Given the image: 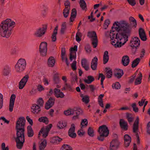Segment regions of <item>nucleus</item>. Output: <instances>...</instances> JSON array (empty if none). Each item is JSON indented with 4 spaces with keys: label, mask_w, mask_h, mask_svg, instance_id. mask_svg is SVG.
<instances>
[{
    "label": "nucleus",
    "mask_w": 150,
    "mask_h": 150,
    "mask_svg": "<svg viewBox=\"0 0 150 150\" xmlns=\"http://www.w3.org/2000/svg\"><path fill=\"white\" fill-rule=\"evenodd\" d=\"M131 30L130 25L125 21H122L120 23L117 24L115 22L111 28L110 31V38L112 40L115 38L121 40L123 38L125 39V42L122 43L124 45L128 40Z\"/></svg>",
    "instance_id": "f257e3e1"
},
{
    "label": "nucleus",
    "mask_w": 150,
    "mask_h": 150,
    "mask_svg": "<svg viewBox=\"0 0 150 150\" xmlns=\"http://www.w3.org/2000/svg\"><path fill=\"white\" fill-rule=\"evenodd\" d=\"M15 23L12 21L11 19L7 18L2 21L0 26V33L1 36L6 38H8L11 34V30Z\"/></svg>",
    "instance_id": "f03ea898"
},
{
    "label": "nucleus",
    "mask_w": 150,
    "mask_h": 150,
    "mask_svg": "<svg viewBox=\"0 0 150 150\" xmlns=\"http://www.w3.org/2000/svg\"><path fill=\"white\" fill-rule=\"evenodd\" d=\"M25 131H16V137L15 141L16 147L19 149H21L25 142Z\"/></svg>",
    "instance_id": "7ed1b4c3"
},
{
    "label": "nucleus",
    "mask_w": 150,
    "mask_h": 150,
    "mask_svg": "<svg viewBox=\"0 0 150 150\" xmlns=\"http://www.w3.org/2000/svg\"><path fill=\"white\" fill-rule=\"evenodd\" d=\"M98 132L99 135L98 136L97 139L101 142L103 141L105 138L108 136L109 132L108 127L105 125H103L100 126Z\"/></svg>",
    "instance_id": "20e7f679"
},
{
    "label": "nucleus",
    "mask_w": 150,
    "mask_h": 150,
    "mask_svg": "<svg viewBox=\"0 0 150 150\" xmlns=\"http://www.w3.org/2000/svg\"><path fill=\"white\" fill-rule=\"evenodd\" d=\"M26 64V62L25 59H20L15 66L16 71L21 72L23 71L25 68Z\"/></svg>",
    "instance_id": "39448f33"
},
{
    "label": "nucleus",
    "mask_w": 150,
    "mask_h": 150,
    "mask_svg": "<svg viewBox=\"0 0 150 150\" xmlns=\"http://www.w3.org/2000/svg\"><path fill=\"white\" fill-rule=\"evenodd\" d=\"M25 120L24 118L21 117L19 118L16 122V131L25 130Z\"/></svg>",
    "instance_id": "423d86ee"
},
{
    "label": "nucleus",
    "mask_w": 150,
    "mask_h": 150,
    "mask_svg": "<svg viewBox=\"0 0 150 150\" xmlns=\"http://www.w3.org/2000/svg\"><path fill=\"white\" fill-rule=\"evenodd\" d=\"M139 119L138 117H137L133 124V132L135 134V135L137 138V142L138 144H139L140 141L139 137L138 134L139 124Z\"/></svg>",
    "instance_id": "0eeeda50"
},
{
    "label": "nucleus",
    "mask_w": 150,
    "mask_h": 150,
    "mask_svg": "<svg viewBox=\"0 0 150 150\" xmlns=\"http://www.w3.org/2000/svg\"><path fill=\"white\" fill-rule=\"evenodd\" d=\"M87 36L89 38H92V44L93 48H95L97 47L98 45V40L97 37L96 32L93 31L92 32H88Z\"/></svg>",
    "instance_id": "6e6552de"
},
{
    "label": "nucleus",
    "mask_w": 150,
    "mask_h": 150,
    "mask_svg": "<svg viewBox=\"0 0 150 150\" xmlns=\"http://www.w3.org/2000/svg\"><path fill=\"white\" fill-rule=\"evenodd\" d=\"M130 46L132 47V50L135 48L134 52L137 51V49L140 45V40L138 37H135L134 38H132L130 40Z\"/></svg>",
    "instance_id": "1a4fd4ad"
},
{
    "label": "nucleus",
    "mask_w": 150,
    "mask_h": 150,
    "mask_svg": "<svg viewBox=\"0 0 150 150\" xmlns=\"http://www.w3.org/2000/svg\"><path fill=\"white\" fill-rule=\"evenodd\" d=\"M47 42H41L39 46V52L40 55L45 56L47 55Z\"/></svg>",
    "instance_id": "9d476101"
},
{
    "label": "nucleus",
    "mask_w": 150,
    "mask_h": 150,
    "mask_svg": "<svg viewBox=\"0 0 150 150\" xmlns=\"http://www.w3.org/2000/svg\"><path fill=\"white\" fill-rule=\"evenodd\" d=\"M120 143L117 139H113L110 143V150H117L120 147Z\"/></svg>",
    "instance_id": "9b49d317"
},
{
    "label": "nucleus",
    "mask_w": 150,
    "mask_h": 150,
    "mask_svg": "<svg viewBox=\"0 0 150 150\" xmlns=\"http://www.w3.org/2000/svg\"><path fill=\"white\" fill-rule=\"evenodd\" d=\"M47 25H43L42 28H39L35 33L34 35L37 37L40 38L44 35L47 30Z\"/></svg>",
    "instance_id": "f8f14e48"
},
{
    "label": "nucleus",
    "mask_w": 150,
    "mask_h": 150,
    "mask_svg": "<svg viewBox=\"0 0 150 150\" xmlns=\"http://www.w3.org/2000/svg\"><path fill=\"white\" fill-rule=\"evenodd\" d=\"M29 76L27 74L24 76L20 81L19 83L18 88L19 89H22L27 82Z\"/></svg>",
    "instance_id": "ddd939ff"
},
{
    "label": "nucleus",
    "mask_w": 150,
    "mask_h": 150,
    "mask_svg": "<svg viewBox=\"0 0 150 150\" xmlns=\"http://www.w3.org/2000/svg\"><path fill=\"white\" fill-rule=\"evenodd\" d=\"M75 125L74 124H72L68 131V135L69 136L73 138H75L76 136V134L75 133Z\"/></svg>",
    "instance_id": "4468645a"
},
{
    "label": "nucleus",
    "mask_w": 150,
    "mask_h": 150,
    "mask_svg": "<svg viewBox=\"0 0 150 150\" xmlns=\"http://www.w3.org/2000/svg\"><path fill=\"white\" fill-rule=\"evenodd\" d=\"M54 98L50 97L45 103V108L47 110H48L51 108L54 104Z\"/></svg>",
    "instance_id": "2eb2a0df"
},
{
    "label": "nucleus",
    "mask_w": 150,
    "mask_h": 150,
    "mask_svg": "<svg viewBox=\"0 0 150 150\" xmlns=\"http://www.w3.org/2000/svg\"><path fill=\"white\" fill-rule=\"evenodd\" d=\"M73 111L74 114H76V115H74L72 117L73 120H75L78 118V116L82 114L83 111L80 108H74L73 109Z\"/></svg>",
    "instance_id": "dca6fc26"
},
{
    "label": "nucleus",
    "mask_w": 150,
    "mask_h": 150,
    "mask_svg": "<svg viewBox=\"0 0 150 150\" xmlns=\"http://www.w3.org/2000/svg\"><path fill=\"white\" fill-rule=\"evenodd\" d=\"M139 34L141 39L143 41H145L147 39V37L144 30L142 28H140L139 30Z\"/></svg>",
    "instance_id": "f3484780"
},
{
    "label": "nucleus",
    "mask_w": 150,
    "mask_h": 150,
    "mask_svg": "<svg viewBox=\"0 0 150 150\" xmlns=\"http://www.w3.org/2000/svg\"><path fill=\"white\" fill-rule=\"evenodd\" d=\"M16 98V96L15 94H12L11 95L10 100L9 106V110L10 112H12L13 110Z\"/></svg>",
    "instance_id": "a211bd4d"
},
{
    "label": "nucleus",
    "mask_w": 150,
    "mask_h": 150,
    "mask_svg": "<svg viewBox=\"0 0 150 150\" xmlns=\"http://www.w3.org/2000/svg\"><path fill=\"white\" fill-rule=\"evenodd\" d=\"M31 109V112L34 114H38L41 111L40 106L36 104L32 105Z\"/></svg>",
    "instance_id": "6ab92c4d"
},
{
    "label": "nucleus",
    "mask_w": 150,
    "mask_h": 150,
    "mask_svg": "<svg viewBox=\"0 0 150 150\" xmlns=\"http://www.w3.org/2000/svg\"><path fill=\"white\" fill-rule=\"evenodd\" d=\"M98 59L96 56L92 59L91 62V68L93 70H96L97 68Z\"/></svg>",
    "instance_id": "aec40b11"
},
{
    "label": "nucleus",
    "mask_w": 150,
    "mask_h": 150,
    "mask_svg": "<svg viewBox=\"0 0 150 150\" xmlns=\"http://www.w3.org/2000/svg\"><path fill=\"white\" fill-rule=\"evenodd\" d=\"M119 124L121 128L122 129L125 130H127L128 129V124L123 119H121L120 120Z\"/></svg>",
    "instance_id": "412c9836"
},
{
    "label": "nucleus",
    "mask_w": 150,
    "mask_h": 150,
    "mask_svg": "<svg viewBox=\"0 0 150 150\" xmlns=\"http://www.w3.org/2000/svg\"><path fill=\"white\" fill-rule=\"evenodd\" d=\"M81 65L82 67L86 71H88L89 69V64L87 60L86 59L83 58L81 60Z\"/></svg>",
    "instance_id": "4be33fe9"
},
{
    "label": "nucleus",
    "mask_w": 150,
    "mask_h": 150,
    "mask_svg": "<svg viewBox=\"0 0 150 150\" xmlns=\"http://www.w3.org/2000/svg\"><path fill=\"white\" fill-rule=\"evenodd\" d=\"M130 60L129 57L127 55L123 56L122 58V63L124 66L128 65L129 62Z\"/></svg>",
    "instance_id": "5701e85b"
},
{
    "label": "nucleus",
    "mask_w": 150,
    "mask_h": 150,
    "mask_svg": "<svg viewBox=\"0 0 150 150\" xmlns=\"http://www.w3.org/2000/svg\"><path fill=\"white\" fill-rule=\"evenodd\" d=\"M77 15V11L75 8H73L71 10V17L70 18V22H73L76 18Z\"/></svg>",
    "instance_id": "b1692460"
},
{
    "label": "nucleus",
    "mask_w": 150,
    "mask_h": 150,
    "mask_svg": "<svg viewBox=\"0 0 150 150\" xmlns=\"http://www.w3.org/2000/svg\"><path fill=\"white\" fill-rule=\"evenodd\" d=\"M55 62V60L54 57H50L47 60V64L49 67H53L54 65Z\"/></svg>",
    "instance_id": "393cba45"
},
{
    "label": "nucleus",
    "mask_w": 150,
    "mask_h": 150,
    "mask_svg": "<svg viewBox=\"0 0 150 150\" xmlns=\"http://www.w3.org/2000/svg\"><path fill=\"white\" fill-rule=\"evenodd\" d=\"M62 139L58 136H55L51 139L50 142L53 144H57L61 142Z\"/></svg>",
    "instance_id": "a878e982"
},
{
    "label": "nucleus",
    "mask_w": 150,
    "mask_h": 150,
    "mask_svg": "<svg viewBox=\"0 0 150 150\" xmlns=\"http://www.w3.org/2000/svg\"><path fill=\"white\" fill-rule=\"evenodd\" d=\"M27 134L28 137H32L34 134V132L31 126L28 125L27 127Z\"/></svg>",
    "instance_id": "bb28decb"
},
{
    "label": "nucleus",
    "mask_w": 150,
    "mask_h": 150,
    "mask_svg": "<svg viewBox=\"0 0 150 150\" xmlns=\"http://www.w3.org/2000/svg\"><path fill=\"white\" fill-rule=\"evenodd\" d=\"M109 59L108 52L107 51H105L103 56V63L106 64L108 62Z\"/></svg>",
    "instance_id": "cd10ccee"
},
{
    "label": "nucleus",
    "mask_w": 150,
    "mask_h": 150,
    "mask_svg": "<svg viewBox=\"0 0 150 150\" xmlns=\"http://www.w3.org/2000/svg\"><path fill=\"white\" fill-rule=\"evenodd\" d=\"M139 76L136 79L134 82V84L136 85L139 84L141 83V81L142 78V75L141 72H139Z\"/></svg>",
    "instance_id": "c85d7f7f"
},
{
    "label": "nucleus",
    "mask_w": 150,
    "mask_h": 150,
    "mask_svg": "<svg viewBox=\"0 0 150 150\" xmlns=\"http://www.w3.org/2000/svg\"><path fill=\"white\" fill-rule=\"evenodd\" d=\"M129 20L131 25L133 27L136 28L137 25L136 20L132 16H131L129 18Z\"/></svg>",
    "instance_id": "c756f323"
},
{
    "label": "nucleus",
    "mask_w": 150,
    "mask_h": 150,
    "mask_svg": "<svg viewBox=\"0 0 150 150\" xmlns=\"http://www.w3.org/2000/svg\"><path fill=\"white\" fill-rule=\"evenodd\" d=\"M118 72L114 74V76L118 79L120 78L123 75L124 73L123 70L120 69L118 70Z\"/></svg>",
    "instance_id": "7c9ffc66"
},
{
    "label": "nucleus",
    "mask_w": 150,
    "mask_h": 150,
    "mask_svg": "<svg viewBox=\"0 0 150 150\" xmlns=\"http://www.w3.org/2000/svg\"><path fill=\"white\" fill-rule=\"evenodd\" d=\"M109 67H106L105 68V71L106 73V77L108 78H111L112 75V69L110 70Z\"/></svg>",
    "instance_id": "2f4dec72"
},
{
    "label": "nucleus",
    "mask_w": 150,
    "mask_h": 150,
    "mask_svg": "<svg viewBox=\"0 0 150 150\" xmlns=\"http://www.w3.org/2000/svg\"><path fill=\"white\" fill-rule=\"evenodd\" d=\"M95 80L94 78L91 76H87V79H85L84 81L86 83L89 84Z\"/></svg>",
    "instance_id": "473e14b6"
},
{
    "label": "nucleus",
    "mask_w": 150,
    "mask_h": 150,
    "mask_svg": "<svg viewBox=\"0 0 150 150\" xmlns=\"http://www.w3.org/2000/svg\"><path fill=\"white\" fill-rule=\"evenodd\" d=\"M79 4L80 7L83 10H87L86 4L84 0H80Z\"/></svg>",
    "instance_id": "72a5a7b5"
},
{
    "label": "nucleus",
    "mask_w": 150,
    "mask_h": 150,
    "mask_svg": "<svg viewBox=\"0 0 150 150\" xmlns=\"http://www.w3.org/2000/svg\"><path fill=\"white\" fill-rule=\"evenodd\" d=\"M41 143L39 146V149L40 150H43L47 146V141L45 139L42 140Z\"/></svg>",
    "instance_id": "f704fd0d"
},
{
    "label": "nucleus",
    "mask_w": 150,
    "mask_h": 150,
    "mask_svg": "<svg viewBox=\"0 0 150 150\" xmlns=\"http://www.w3.org/2000/svg\"><path fill=\"white\" fill-rule=\"evenodd\" d=\"M67 126V123L66 122H63L59 121L58 124L57 125V127L59 129H62L66 127Z\"/></svg>",
    "instance_id": "c9c22d12"
},
{
    "label": "nucleus",
    "mask_w": 150,
    "mask_h": 150,
    "mask_svg": "<svg viewBox=\"0 0 150 150\" xmlns=\"http://www.w3.org/2000/svg\"><path fill=\"white\" fill-rule=\"evenodd\" d=\"M38 121L40 122L44 123L46 124H47L49 122L48 119L46 117H43L39 118Z\"/></svg>",
    "instance_id": "e433bc0d"
},
{
    "label": "nucleus",
    "mask_w": 150,
    "mask_h": 150,
    "mask_svg": "<svg viewBox=\"0 0 150 150\" xmlns=\"http://www.w3.org/2000/svg\"><path fill=\"white\" fill-rule=\"evenodd\" d=\"M140 61V59L138 58L134 60L132 64V67L133 68L136 67L139 64Z\"/></svg>",
    "instance_id": "4c0bfd02"
},
{
    "label": "nucleus",
    "mask_w": 150,
    "mask_h": 150,
    "mask_svg": "<svg viewBox=\"0 0 150 150\" xmlns=\"http://www.w3.org/2000/svg\"><path fill=\"white\" fill-rule=\"evenodd\" d=\"M80 96L82 98V100L83 102L86 104L89 103V97L88 96H84L83 94H81L80 95Z\"/></svg>",
    "instance_id": "58836bf2"
},
{
    "label": "nucleus",
    "mask_w": 150,
    "mask_h": 150,
    "mask_svg": "<svg viewBox=\"0 0 150 150\" xmlns=\"http://www.w3.org/2000/svg\"><path fill=\"white\" fill-rule=\"evenodd\" d=\"M67 28V25L66 22L63 23L61 25V28L60 30V33L62 35H63L65 31Z\"/></svg>",
    "instance_id": "ea45409f"
},
{
    "label": "nucleus",
    "mask_w": 150,
    "mask_h": 150,
    "mask_svg": "<svg viewBox=\"0 0 150 150\" xmlns=\"http://www.w3.org/2000/svg\"><path fill=\"white\" fill-rule=\"evenodd\" d=\"M113 41H112V44L114 45L115 47H120L122 45V44L121 42H119L118 41H117L116 43H115V40L114 39Z\"/></svg>",
    "instance_id": "a19ab883"
},
{
    "label": "nucleus",
    "mask_w": 150,
    "mask_h": 150,
    "mask_svg": "<svg viewBox=\"0 0 150 150\" xmlns=\"http://www.w3.org/2000/svg\"><path fill=\"white\" fill-rule=\"evenodd\" d=\"M58 73H57L54 76L53 80L54 84H58L59 82V77L58 76Z\"/></svg>",
    "instance_id": "79ce46f5"
},
{
    "label": "nucleus",
    "mask_w": 150,
    "mask_h": 150,
    "mask_svg": "<svg viewBox=\"0 0 150 150\" xmlns=\"http://www.w3.org/2000/svg\"><path fill=\"white\" fill-rule=\"evenodd\" d=\"M11 71L10 68L8 66H6L4 69V74L7 76L9 74Z\"/></svg>",
    "instance_id": "37998d69"
},
{
    "label": "nucleus",
    "mask_w": 150,
    "mask_h": 150,
    "mask_svg": "<svg viewBox=\"0 0 150 150\" xmlns=\"http://www.w3.org/2000/svg\"><path fill=\"white\" fill-rule=\"evenodd\" d=\"M88 134L91 137H93L94 136V130L91 127H89L87 131Z\"/></svg>",
    "instance_id": "c03bdc74"
},
{
    "label": "nucleus",
    "mask_w": 150,
    "mask_h": 150,
    "mask_svg": "<svg viewBox=\"0 0 150 150\" xmlns=\"http://www.w3.org/2000/svg\"><path fill=\"white\" fill-rule=\"evenodd\" d=\"M48 133L49 132H46V131L44 130V128L43 127L42 128L41 130H40L39 133V135H40V133H41L43 134V137L45 138L48 136Z\"/></svg>",
    "instance_id": "a18cd8bd"
},
{
    "label": "nucleus",
    "mask_w": 150,
    "mask_h": 150,
    "mask_svg": "<svg viewBox=\"0 0 150 150\" xmlns=\"http://www.w3.org/2000/svg\"><path fill=\"white\" fill-rule=\"evenodd\" d=\"M61 150H73V149L69 145L64 144L62 146Z\"/></svg>",
    "instance_id": "49530a36"
},
{
    "label": "nucleus",
    "mask_w": 150,
    "mask_h": 150,
    "mask_svg": "<svg viewBox=\"0 0 150 150\" xmlns=\"http://www.w3.org/2000/svg\"><path fill=\"white\" fill-rule=\"evenodd\" d=\"M70 8L67 7H65L63 11L64 16L65 18H67L69 14Z\"/></svg>",
    "instance_id": "de8ad7c7"
},
{
    "label": "nucleus",
    "mask_w": 150,
    "mask_h": 150,
    "mask_svg": "<svg viewBox=\"0 0 150 150\" xmlns=\"http://www.w3.org/2000/svg\"><path fill=\"white\" fill-rule=\"evenodd\" d=\"M88 123V122L87 119H82L81 123V129H82L83 127H86L87 126Z\"/></svg>",
    "instance_id": "09e8293b"
},
{
    "label": "nucleus",
    "mask_w": 150,
    "mask_h": 150,
    "mask_svg": "<svg viewBox=\"0 0 150 150\" xmlns=\"http://www.w3.org/2000/svg\"><path fill=\"white\" fill-rule=\"evenodd\" d=\"M79 29H78V32L76 33V40L78 42L81 41V39L80 37H81L82 36L81 33L79 32Z\"/></svg>",
    "instance_id": "8fccbe9b"
},
{
    "label": "nucleus",
    "mask_w": 150,
    "mask_h": 150,
    "mask_svg": "<svg viewBox=\"0 0 150 150\" xmlns=\"http://www.w3.org/2000/svg\"><path fill=\"white\" fill-rule=\"evenodd\" d=\"M126 118L127 119L129 122L130 123L132 122L133 118L132 117V114L128 113H126Z\"/></svg>",
    "instance_id": "3c124183"
},
{
    "label": "nucleus",
    "mask_w": 150,
    "mask_h": 150,
    "mask_svg": "<svg viewBox=\"0 0 150 150\" xmlns=\"http://www.w3.org/2000/svg\"><path fill=\"white\" fill-rule=\"evenodd\" d=\"M64 114L66 115H73V109H70L67 110L65 111L64 112Z\"/></svg>",
    "instance_id": "603ef678"
},
{
    "label": "nucleus",
    "mask_w": 150,
    "mask_h": 150,
    "mask_svg": "<svg viewBox=\"0 0 150 150\" xmlns=\"http://www.w3.org/2000/svg\"><path fill=\"white\" fill-rule=\"evenodd\" d=\"M112 86L113 88L118 89L120 88L121 85L119 82H116L115 83H113Z\"/></svg>",
    "instance_id": "864d4df0"
},
{
    "label": "nucleus",
    "mask_w": 150,
    "mask_h": 150,
    "mask_svg": "<svg viewBox=\"0 0 150 150\" xmlns=\"http://www.w3.org/2000/svg\"><path fill=\"white\" fill-rule=\"evenodd\" d=\"M131 106L133 108V110L135 112H138L139 109L137 106L136 104L135 103H132L131 105Z\"/></svg>",
    "instance_id": "5fc2aeb1"
},
{
    "label": "nucleus",
    "mask_w": 150,
    "mask_h": 150,
    "mask_svg": "<svg viewBox=\"0 0 150 150\" xmlns=\"http://www.w3.org/2000/svg\"><path fill=\"white\" fill-rule=\"evenodd\" d=\"M37 105H38L40 106H42L44 103V101L42 98H40L37 101Z\"/></svg>",
    "instance_id": "6e6d98bb"
},
{
    "label": "nucleus",
    "mask_w": 150,
    "mask_h": 150,
    "mask_svg": "<svg viewBox=\"0 0 150 150\" xmlns=\"http://www.w3.org/2000/svg\"><path fill=\"white\" fill-rule=\"evenodd\" d=\"M110 23V21L109 19L106 20L105 21L103 25L104 29H106L108 27V25Z\"/></svg>",
    "instance_id": "4d7b16f0"
},
{
    "label": "nucleus",
    "mask_w": 150,
    "mask_h": 150,
    "mask_svg": "<svg viewBox=\"0 0 150 150\" xmlns=\"http://www.w3.org/2000/svg\"><path fill=\"white\" fill-rule=\"evenodd\" d=\"M3 95L0 93V109L2 108L3 106Z\"/></svg>",
    "instance_id": "13d9d810"
},
{
    "label": "nucleus",
    "mask_w": 150,
    "mask_h": 150,
    "mask_svg": "<svg viewBox=\"0 0 150 150\" xmlns=\"http://www.w3.org/2000/svg\"><path fill=\"white\" fill-rule=\"evenodd\" d=\"M85 49L86 52L88 53H90L91 52V47L89 44L86 45L85 47Z\"/></svg>",
    "instance_id": "bf43d9fd"
},
{
    "label": "nucleus",
    "mask_w": 150,
    "mask_h": 150,
    "mask_svg": "<svg viewBox=\"0 0 150 150\" xmlns=\"http://www.w3.org/2000/svg\"><path fill=\"white\" fill-rule=\"evenodd\" d=\"M124 141H131V138L129 135L126 134L124 136Z\"/></svg>",
    "instance_id": "052dcab7"
},
{
    "label": "nucleus",
    "mask_w": 150,
    "mask_h": 150,
    "mask_svg": "<svg viewBox=\"0 0 150 150\" xmlns=\"http://www.w3.org/2000/svg\"><path fill=\"white\" fill-rule=\"evenodd\" d=\"M129 4L132 6H134L136 4V1L135 0H127Z\"/></svg>",
    "instance_id": "680f3d73"
},
{
    "label": "nucleus",
    "mask_w": 150,
    "mask_h": 150,
    "mask_svg": "<svg viewBox=\"0 0 150 150\" xmlns=\"http://www.w3.org/2000/svg\"><path fill=\"white\" fill-rule=\"evenodd\" d=\"M52 127V125L51 124H50L46 126L45 129L44 128V130L46 131V132H49Z\"/></svg>",
    "instance_id": "e2e57ef3"
},
{
    "label": "nucleus",
    "mask_w": 150,
    "mask_h": 150,
    "mask_svg": "<svg viewBox=\"0 0 150 150\" xmlns=\"http://www.w3.org/2000/svg\"><path fill=\"white\" fill-rule=\"evenodd\" d=\"M76 61H74L71 64V67L72 69L73 70H76Z\"/></svg>",
    "instance_id": "0e129e2a"
},
{
    "label": "nucleus",
    "mask_w": 150,
    "mask_h": 150,
    "mask_svg": "<svg viewBox=\"0 0 150 150\" xmlns=\"http://www.w3.org/2000/svg\"><path fill=\"white\" fill-rule=\"evenodd\" d=\"M81 130L82 131H83L82 129H81L78 130L77 132L78 134L80 137H82L84 136L85 133V132H81Z\"/></svg>",
    "instance_id": "69168bd1"
},
{
    "label": "nucleus",
    "mask_w": 150,
    "mask_h": 150,
    "mask_svg": "<svg viewBox=\"0 0 150 150\" xmlns=\"http://www.w3.org/2000/svg\"><path fill=\"white\" fill-rule=\"evenodd\" d=\"M64 96V95L63 93L62 92H60L58 94H57L56 95L55 97L57 98H62Z\"/></svg>",
    "instance_id": "338daca9"
},
{
    "label": "nucleus",
    "mask_w": 150,
    "mask_h": 150,
    "mask_svg": "<svg viewBox=\"0 0 150 150\" xmlns=\"http://www.w3.org/2000/svg\"><path fill=\"white\" fill-rule=\"evenodd\" d=\"M26 119L27 121L30 124V126H32L33 125V120L31 119L29 116H27L26 117Z\"/></svg>",
    "instance_id": "774afa93"
}]
</instances>
